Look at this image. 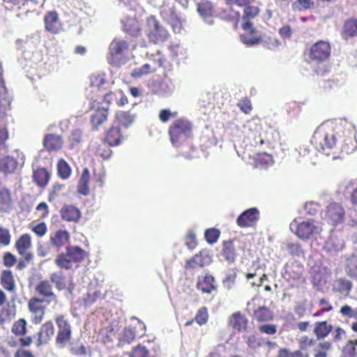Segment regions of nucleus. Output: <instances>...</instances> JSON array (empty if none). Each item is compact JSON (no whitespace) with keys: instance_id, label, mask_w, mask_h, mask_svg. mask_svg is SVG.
Returning a JSON list of instances; mask_svg holds the SVG:
<instances>
[{"instance_id":"nucleus-50","label":"nucleus","mask_w":357,"mask_h":357,"mask_svg":"<svg viewBox=\"0 0 357 357\" xmlns=\"http://www.w3.org/2000/svg\"><path fill=\"white\" fill-rule=\"evenodd\" d=\"M90 88L91 92H98L105 83L104 74H94L90 76Z\"/></svg>"},{"instance_id":"nucleus-12","label":"nucleus","mask_w":357,"mask_h":357,"mask_svg":"<svg viewBox=\"0 0 357 357\" xmlns=\"http://www.w3.org/2000/svg\"><path fill=\"white\" fill-rule=\"evenodd\" d=\"M27 331V322L25 319L20 318L13 324L11 333L19 337V344L22 347H28L33 342L31 336H26Z\"/></svg>"},{"instance_id":"nucleus-19","label":"nucleus","mask_w":357,"mask_h":357,"mask_svg":"<svg viewBox=\"0 0 357 357\" xmlns=\"http://www.w3.org/2000/svg\"><path fill=\"white\" fill-rule=\"evenodd\" d=\"M196 287L202 294H211L218 289L215 278L208 273L197 278Z\"/></svg>"},{"instance_id":"nucleus-24","label":"nucleus","mask_w":357,"mask_h":357,"mask_svg":"<svg viewBox=\"0 0 357 357\" xmlns=\"http://www.w3.org/2000/svg\"><path fill=\"white\" fill-rule=\"evenodd\" d=\"M60 215L63 220L66 222H77L81 218L80 210L70 204H65L60 210Z\"/></svg>"},{"instance_id":"nucleus-31","label":"nucleus","mask_w":357,"mask_h":357,"mask_svg":"<svg viewBox=\"0 0 357 357\" xmlns=\"http://www.w3.org/2000/svg\"><path fill=\"white\" fill-rule=\"evenodd\" d=\"M162 65V61L160 59L158 60H155L150 63H146L142 66L141 68L135 69L131 75L133 77H139L143 75H147L150 73L155 72L158 68L160 67Z\"/></svg>"},{"instance_id":"nucleus-10","label":"nucleus","mask_w":357,"mask_h":357,"mask_svg":"<svg viewBox=\"0 0 357 357\" xmlns=\"http://www.w3.org/2000/svg\"><path fill=\"white\" fill-rule=\"evenodd\" d=\"M45 299L33 296L27 303L28 310L31 314V321L35 325L40 324L45 316L46 306L44 305Z\"/></svg>"},{"instance_id":"nucleus-47","label":"nucleus","mask_w":357,"mask_h":357,"mask_svg":"<svg viewBox=\"0 0 357 357\" xmlns=\"http://www.w3.org/2000/svg\"><path fill=\"white\" fill-rule=\"evenodd\" d=\"M10 100L7 94V89L1 76L0 75V109H10Z\"/></svg>"},{"instance_id":"nucleus-21","label":"nucleus","mask_w":357,"mask_h":357,"mask_svg":"<svg viewBox=\"0 0 357 357\" xmlns=\"http://www.w3.org/2000/svg\"><path fill=\"white\" fill-rule=\"evenodd\" d=\"M152 90L155 93L160 96L167 97L174 93L175 86L173 81L169 77L165 76L161 81L153 84Z\"/></svg>"},{"instance_id":"nucleus-7","label":"nucleus","mask_w":357,"mask_h":357,"mask_svg":"<svg viewBox=\"0 0 357 357\" xmlns=\"http://www.w3.org/2000/svg\"><path fill=\"white\" fill-rule=\"evenodd\" d=\"M316 338L308 335H303L298 340V349L291 351L287 348L280 349L277 354V357H310V354L305 351L310 347L316 344Z\"/></svg>"},{"instance_id":"nucleus-29","label":"nucleus","mask_w":357,"mask_h":357,"mask_svg":"<svg viewBox=\"0 0 357 357\" xmlns=\"http://www.w3.org/2000/svg\"><path fill=\"white\" fill-rule=\"evenodd\" d=\"M344 137L343 144L341 147V151L347 155L351 154L357 150V140L348 130L344 129V134H341V137Z\"/></svg>"},{"instance_id":"nucleus-11","label":"nucleus","mask_w":357,"mask_h":357,"mask_svg":"<svg viewBox=\"0 0 357 357\" xmlns=\"http://www.w3.org/2000/svg\"><path fill=\"white\" fill-rule=\"evenodd\" d=\"M128 50L127 42L122 39L115 38L109 45L111 57L109 62L115 66H119L124 62L123 57Z\"/></svg>"},{"instance_id":"nucleus-42","label":"nucleus","mask_w":357,"mask_h":357,"mask_svg":"<svg viewBox=\"0 0 357 357\" xmlns=\"http://www.w3.org/2000/svg\"><path fill=\"white\" fill-rule=\"evenodd\" d=\"M222 250L221 252L222 256L229 263H233L236 257V249L232 241H223Z\"/></svg>"},{"instance_id":"nucleus-48","label":"nucleus","mask_w":357,"mask_h":357,"mask_svg":"<svg viewBox=\"0 0 357 357\" xmlns=\"http://www.w3.org/2000/svg\"><path fill=\"white\" fill-rule=\"evenodd\" d=\"M357 356V339L349 340L343 346L341 357H356Z\"/></svg>"},{"instance_id":"nucleus-39","label":"nucleus","mask_w":357,"mask_h":357,"mask_svg":"<svg viewBox=\"0 0 357 357\" xmlns=\"http://www.w3.org/2000/svg\"><path fill=\"white\" fill-rule=\"evenodd\" d=\"M50 282L53 283L59 291L66 288V277L61 270L52 273L50 275Z\"/></svg>"},{"instance_id":"nucleus-63","label":"nucleus","mask_w":357,"mask_h":357,"mask_svg":"<svg viewBox=\"0 0 357 357\" xmlns=\"http://www.w3.org/2000/svg\"><path fill=\"white\" fill-rule=\"evenodd\" d=\"M82 139V132L80 130H73L69 137V142L71 147L78 145Z\"/></svg>"},{"instance_id":"nucleus-18","label":"nucleus","mask_w":357,"mask_h":357,"mask_svg":"<svg viewBox=\"0 0 357 357\" xmlns=\"http://www.w3.org/2000/svg\"><path fill=\"white\" fill-rule=\"evenodd\" d=\"M36 292L40 296L42 299H45L47 304L52 302H56L57 296L53 291L52 286L47 280L40 281L35 287Z\"/></svg>"},{"instance_id":"nucleus-15","label":"nucleus","mask_w":357,"mask_h":357,"mask_svg":"<svg viewBox=\"0 0 357 357\" xmlns=\"http://www.w3.org/2000/svg\"><path fill=\"white\" fill-rule=\"evenodd\" d=\"M259 219V211L257 208H250L239 215L236 224L241 228L251 227L256 225Z\"/></svg>"},{"instance_id":"nucleus-57","label":"nucleus","mask_w":357,"mask_h":357,"mask_svg":"<svg viewBox=\"0 0 357 357\" xmlns=\"http://www.w3.org/2000/svg\"><path fill=\"white\" fill-rule=\"evenodd\" d=\"M318 305L320 307V309L318 310L313 314L314 317H319V316L322 315L324 313L328 312L333 309V305L326 298L319 299L318 301Z\"/></svg>"},{"instance_id":"nucleus-53","label":"nucleus","mask_w":357,"mask_h":357,"mask_svg":"<svg viewBox=\"0 0 357 357\" xmlns=\"http://www.w3.org/2000/svg\"><path fill=\"white\" fill-rule=\"evenodd\" d=\"M171 52L178 60H184L187 58L186 48L180 44H174L170 47Z\"/></svg>"},{"instance_id":"nucleus-60","label":"nucleus","mask_w":357,"mask_h":357,"mask_svg":"<svg viewBox=\"0 0 357 357\" xmlns=\"http://www.w3.org/2000/svg\"><path fill=\"white\" fill-rule=\"evenodd\" d=\"M259 13V8L256 6H248L244 9L243 20L244 22H249L252 18L255 17Z\"/></svg>"},{"instance_id":"nucleus-2","label":"nucleus","mask_w":357,"mask_h":357,"mask_svg":"<svg viewBox=\"0 0 357 357\" xmlns=\"http://www.w3.org/2000/svg\"><path fill=\"white\" fill-rule=\"evenodd\" d=\"M333 326L327 321H317L313 324L312 333L318 341L317 349H314L313 357H328V352L332 349V342L324 340L333 332Z\"/></svg>"},{"instance_id":"nucleus-30","label":"nucleus","mask_w":357,"mask_h":357,"mask_svg":"<svg viewBox=\"0 0 357 357\" xmlns=\"http://www.w3.org/2000/svg\"><path fill=\"white\" fill-rule=\"evenodd\" d=\"M123 139V135L121 130L112 124L106 132L105 141L107 142L109 145L115 146L119 145Z\"/></svg>"},{"instance_id":"nucleus-58","label":"nucleus","mask_w":357,"mask_h":357,"mask_svg":"<svg viewBox=\"0 0 357 357\" xmlns=\"http://www.w3.org/2000/svg\"><path fill=\"white\" fill-rule=\"evenodd\" d=\"M332 333V341L334 343L342 342L347 338L346 331L340 326H337L333 329Z\"/></svg>"},{"instance_id":"nucleus-17","label":"nucleus","mask_w":357,"mask_h":357,"mask_svg":"<svg viewBox=\"0 0 357 357\" xmlns=\"http://www.w3.org/2000/svg\"><path fill=\"white\" fill-rule=\"evenodd\" d=\"M242 26L243 33L241 35V40L243 44L250 47L258 45L261 42V36L250 22H244Z\"/></svg>"},{"instance_id":"nucleus-64","label":"nucleus","mask_w":357,"mask_h":357,"mask_svg":"<svg viewBox=\"0 0 357 357\" xmlns=\"http://www.w3.org/2000/svg\"><path fill=\"white\" fill-rule=\"evenodd\" d=\"M31 229L33 232L36 234V235L38 237L40 238L44 236L47 231V225L44 222L38 223L36 225L32 226Z\"/></svg>"},{"instance_id":"nucleus-38","label":"nucleus","mask_w":357,"mask_h":357,"mask_svg":"<svg viewBox=\"0 0 357 357\" xmlns=\"http://www.w3.org/2000/svg\"><path fill=\"white\" fill-rule=\"evenodd\" d=\"M110 146L105 141L96 143L93 147L94 155L100 157L103 160L109 159L112 153Z\"/></svg>"},{"instance_id":"nucleus-56","label":"nucleus","mask_w":357,"mask_h":357,"mask_svg":"<svg viewBox=\"0 0 357 357\" xmlns=\"http://www.w3.org/2000/svg\"><path fill=\"white\" fill-rule=\"evenodd\" d=\"M208 319V312L206 307L203 306L200 307L195 317V321L199 326L204 325L207 323Z\"/></svg>"},{"instance_id":"nucleus-54","label":"nucleus","mask_w":357,"mask_h":357,"mask_svg":"<svg viewBox=\"0 0 357 357\" xmlns=\"http://www.w3.org/2000/svg\"><path fill=\"white\" fill-rule=\"evenodd\" d=\"M344 34L348 36H357V20L351 19L345 22Z\"/></svg>"},{"instance_id":"nucleus-52","label":"nucleus","mask_w":357,"mask_h":357,"mask_svg":"<svg viewBox=\"0 0 357 357\" xmlns=\"http://www.w3.org/2000/svg\"><path fill=\"white\" fill-rule=\"evenodd\" d=\"M351 288V282L344 278H339L335 280L333 289L340 293H348Z\"/></svg>"},{"instance_id":"nucleus-46","label":"nucleus","mask_w":357,"mask_h":357,"mask_svg":"<svg viewBox=\"0 0 357 357\" xmlns=\"http://www.w3.org/2000/svg\"><path fill=\"white\" fill-rule=\"evenodd\" d=\"M16 310L14 307H11L8 305L6 307H3L0 310V325L3 326L4 324L9 323L15 317Z\"/></svg>"},{"instance_id":"nucleus-32","label":"nucleus","mask_w":357,"mask_h":357,"mask_svg":"<svg viewBox=\"0 0 357 357\" xmlns=\"http://www.w3.org/2000/svg\"><path fill=\"white\" fill-rule=\"evenodd\" d=\"M263 139L261 142L264 143L267 146H273L280 140V133L273 127L266 126L262 127Z\"/></svg>"},{"instance_id":"nucleus-6","label":"nucleus","mask_w":357,"mask_h":357,"mask_svg":"<svg viewBox=\"0 0 357 357\" xmlns=\"http://www.w3.org/2000/svg\"><path fill=\"white\" fill-rule=\"evenodd\" d=\"M54 320L57 326L55 343L57 347L63 349L72 339V327L69 320L63 314L57 315Z\"/></svg>"},{"instance_id":"nucleus-20","label":"nucleus","mask_w":357,"mask_h":357,"mask_svg":"<svg viewBox=\"0 0 357 357\" xmlns=\"http://www.w3.org/2000/svg\"><path fill=\"white\" fill-rule=\"evenodd\" d=\"M344 215V209L340 204L332 203L327 207L326 217L334 226L343 221Z\"/></svg>"},{"instance_id":"nucleus-25","label":"nucleus","mask_w":357,"mask_h":357,"mask_svg":"<svg viewBox=\"0 0 357 357\" xmlns=\"http://www.w3.org/2000/svg\"><path fill=\"white\" fill-rule=\"evenodd\" d=\"M70 233L63 229H58L53 232L50 237V243L52 247L59 249L70 242Z\"/></svg>"},{"instance_id":"nucleus-3","label":"nucleus","mask_w":357,"mask_h":357,"mask_svg":"<svg viewBox=\"0 0 357 357\" xmlns=\"http://www.w3.org/2000/svg\"><path fill=\"white\" fill-rule=\"evenodd\" d=\"M89 255L86 250L77 245H68L65 252L57 255L54 259L55 264L60 269L70 270L73 264H79L84 261Z\"/></svg>"},{"instance_id":"nucleus-37","label":"nucleus","mask_w":357,"mask_h":357,"mask_svg":"<svg viewBox=\"0 0 357 357\" xmlns=\"http://www.w3.org/2000/svg\"><path fill=\"white\" fill-rule=\"evenodd\" d=\"M134 117L130 113H116L113 125L119 130L127 129L133 122Z\"/></svg>"},{"instance_id":"nucleus-35","label":"nucleus","mask_w":357,"mask_h":357,"mask_svg":"<svg viewBox=\"0 0 357 357\" xmlns=\"http://www.w3.org/2000/svg\"><path fill=\"white\" fill-rule=\"evenodd\" d=\"M121 22L123 31L126 33L132 36H136L139 33L140 24L135 17H125L122 19Z\"/></svg>"},{"instance_id":"nucleus-16","label":"nucleus","mask_w":357,"mask_h":357,"mask_svg":"<svg viewBox=\"0 0 357 357\" xmlns=\"http://www.w3.org/2000/svg\"><path fill=\"white\" fill-rule=\"evenodd\" d=\"M331 54V46L326 41H319L314 44L310 50V57L315 61L326 60Z\"/></svg>"},{"instance_id":"nucleus-62","label":"nucleus","mask_w":357,"mask_h":357,"mask_svg":"<svg viewBox=\"0 0 357 357\" xmlns=\"http://www.w3.org/2000/svg\"><path fill=\"white\" fill-rule=\"evenodd\" d=\"M136 337V333L134 328L130 326L126 327L123 329L121 340L123 342L130 343L133 341Z\"/></svg>"},{"instance_id":"nucleus-49","label":"nucleus","mask_w":357,"mask_h":357,"mask_svg":"<svg viewBox=\"0 0 357 357\" xmlns=\"http://www.w3.org/2000/svg\"><path fill=\"white\" fill-rule=\"evenodd\" d=\"M205 265L203 255L201 252L195 255L192 257L188 259L185 264V270L195 269L198 267H203Z\"/></svg>"},{"instance_id":"nucleus-44","label":"nucleus","mask_w":357,"mask_h":357,"mask_svg":"<svg viewBox=\"0 0 357 357\" xmlns=\"http://www.w3.org/2000/svg\"><path fill=\"white\" fill-rule=\"evenodd\" d=\"M197 11L207 24L210 25L213 24V21L211 19L213 9L210 3L205 2L199 4Z\"/></svg>"},{"instance_id":"nucleus-8","label":"nucleus","mask_w":357,"mask_h":357,"mask_svg":"<svg viewBox=\"0 0 357 357\" xmlns=\"http://www.w3.org/2000/svg\"><path fill=\"white\" fill-rule=\"evenodd\" d=\"M146 35L153 43H161L166 40L169 37V33L166 29L160 24L159 22L153 15L147 17Z\"/></svg>"},{"instance_id":"nucleus-13","label":"nucleus","mask_w":357,"mask_h":357,"mask_svg":"<svg viewBox=\"0 0 357 357\" xmlns=\"http://www.w3.org/2000/svg\"><path fill=\"white\" fill-rule=\"evenodd\" d=\"M291 229L294 227V233L302 240L310 238L314 234L318 232V227L312 221H303L298 223L294 220L290 225Z\"/></svg>"},{"instance_id":"nucleus-26","label":"nucleus","mask_w":357,"mask_h":357,"mask_svg":"<svg viewBox=\"0 0 357 357\" xmlns=\"http://www.w3.org/2000/svg\"><path fill=\"white\" fill-rule=\"evenodd\" d=\"M228 324L229 326L232 329L241 332L247 329L248 319L245 315L241 312H236L229 317Z\"/></svg>"},{"instance_id":"nucleus-55","label":"nucleus","mask_w":357,"mask_h":357,"mask_svg":"<svg viewBox=\"0 0 357 357\" xmlns=\"http://www.w3.org/2000/svg\"><path fill=\"white\" fill-rule=\"evenodd\" d=\"M220 235V231L216 228L207 229L204 233V237L208 244H213L217 242Z\"/></svg>"},{"instance_id":"nucleus-33","label":"nucleus","mask_w":357,"mask_h":357,"mask_svg":"<svg viewBox=\"0 0 357 357\" xmlns=\"http://www.w3.org/2000/svg\"><path fill=\"white\" fill-rule=\"evenodd\" d=\"M1 287L9 292L15 291V281L13 273L10 270H3L0 275Z\"/></svg>"},{"instance_id":"nucleus-14","label":"nucleus","mask_w":357,"mask_h":357,"mask_svg":"<svg viewBox=\"0 0 357 357\" xmlns=\"http://www.w3.org/2000/svg\"><path fill=\"white\" fill-rule=\"evenodd\" d=\"M161 16L172 26L174 33H181L185 21L176 14L173 8L164 7L161 10Z\"/></svg>"},{"instance_id":"nucleus-41","label":"nucleus","mask_w":357,"mask_h":357,"mask_svg":"<svg viewBox=\"0 0 357 357\" xmlns=\"http://www.w3.org/2000/svg\"><path fill=\"white\" fill-rule=\"evenodd\" d=\"M301 277L300 268L291 264L286 265L283 273V278L289 282L298 281Z\"/></svg>"},{"instance_id":"nucleus-1","label":"nucleus","mask_w":357,"mask_h":357,"mask_svg":"<svg viewBox=\"0 0 357 357\" xmlns=\"http://www.w3.org/2000/svg\"><path fill=\"white\" fill-rule=\"evenodd\" d=\"M344 134V128L338 123H322L319 126L311 138L312 145L323 154L336 158L337 137Z\"/></svg>"},{"instance_id":"nucleus-43","label":"nucleus","mask_w":357,"mask_h":357,"mask_svg":"<svg viewBox=\"0 0 357 357\" xmlns=\"http://www.w3.org/2000/svg\"><path fill=\"white\" fill-rule=\"evenodd\" d=\"M90 173L87 168H85L79 180L77 192L83 195H87L89 192Z\"/></svg>"},{"instance_id":"nucleus-51","label":"nucleus","mask_w":357,"mask_h":357,"mask_svg":"<svg viewBox=\"0 0 357 357\" xmlns=\"http://www.w3.org/2000/svg\"><path fill=\"white\" fill-rule=\"evenodd\" d=\"M57 172L62 179H67L71 174V168L64 159H60L57 163Z\"/></svg>"},{"instance_id":"nucleus-61","label":"nucleus","mask_w":357,"mask_h":357,"mask_svg":"<svg viewBox=\"0 0 357 357\" xmlns=\"http://www.w3.org/2000/svg\"><path fill=\"white\" fill-rule=\"evenodd\" d=\"M149 350L141 344L134 347L129 354L130 357H149Z\"/></svg>"},{"instance_id":"nucleus-28","label":"nucleus","mask_w":357,"mask_h":357,"mask_svg":"<svg viewBox=\"0 0 357 357\" xmlns=\"http://www.w3.org/2000/svg\"><path fill=\"white\" fill-rule=\"evenodd\" d=\"M44 22L45 29L52 33H57L62 29L58 14L54 11L48 12L45 15Z\"/></svg>"},{"instance_id":"nucleus-45","label":"nucleus","mask_w":357,"mask_h":357,"mask_svg":"<svg viewBox=\"0 0 357 357\" xmlns=\"http://www.w3.org/2000/svg\"><path fill=\"white\" fill-rule=\"evenodd\" d=\"M9 138L6 113H0V146L5 144Z\"/></svg>"},{"instance_id":"nucleus-5","label":"nucleus","mask_w":357,"mask_h":357,"mask_svg":"<svg viewBox=\"0 0 357 357\" xmlns=\"http://www.w3.org/2000/svg\"><path fill=\"white\" fill-rule=\"evenodd\" d=\"M25 155L18 149L0 158V172L10 175L20 172L24 165Z\"/></svg>"},{"instance_id":"nucleus-22","label":"nucleus","mask_w":357,"mask_h":357,"mask_svg":"<svg viewBox=\"0 0 357 357\" xmlns=\"http://www.w3.org/2000/svg\"><path fill=\"white\" fill-rule=\"evenodd\" d=\"M54 334V326L52 321H45L40 326L37 334V346L47 344Z\"/></svg>"},{"instance_id":"nucleus-36","label":"nucleus","mask_w":357,"mask_h":357,"mask_svg":"<svg viewBox=\"0 0 357 357\" xmlns=\"http://www.w3.org/2000/svg\"><path fill=\"white\" fill-rule=\"evenodd\" d=\"M273 317V312L266 306L258 307L253 312V319L259 323L271 321Z\"/></svg>"},{"instance_id":"nucleus-59","label":"nucleus","mask_w":357,"mask_h":357,"mask_svg":"<svg viewBox=\"0 0 357 357\" xmlns=\"http://www.w3.org/2000/svg\"><path fill=\"white\" fill-rule=\"evenodd\" d=\"M107 119L106 113H94L92 114L91 121L93 126L97 129Z\"/></svg>"},{"instance_id":"nucleus-40","label":"nucleus","mask_w":357,"mask_h":357,"mask_svg":"<svg viewBox=\"0 0 357 357\" xmlns=\"http://www.w3.org/2000/svg\"><path fill=\"white\" fill-rule=\"evenodd\" d=\"M33 179L39 187H45L50 180V174L45 168H38L33 173Z\"/></svg>"},{"instance_id":"nucleus-4","label":"nucleus","mask_w":357,"mask_h":357,"mask_svg":"<svg viewBox=\"0 0 357 357\" xmlns=\"http://www.w3.org/2000/svg\"><path fill=\"white\" fill-rule=\"evenodd\" d=\"M192 130L193 123L188 119L179 118L174 120L168 130L170 142L172 145L178 146L183 138L190 137Z\"/></svg>"},{"instance_id":"nucleus-9","label":"nucleus","mask_w":357,"mask_h":357,"mask_svg":"<svg viewBox=\"0 0 357 357\" xmlns=\"http://www.w3.org/2000/svg\"><path fill=\"white\" fill-rule=\"evenodd\" d=\"M259 122L260 121L258 119H253L248 122V128L245 132L244 140L247 146H257L264 145V143L261 142L263 139V130Z\"/></svg>"},{"instance_id":"nucleus-27","label":"nucleus","mask_w":357,"mask_h":357,"mask_svg":"<svg viewBox=\"0 0 357 357\" xmlns=\"http://www.w3.org/2000/svg\"><path fill=\"white\" fill-rule=\"evenodd\" d=\"M63 139L61 135L47 134L44 137L43 144L49 152L58 151L63 146Z\"/></svg>"},{"instance_id":"nucleus-34","label":"nucleus","mask_w":357,"mask_h":357,"mask_svg":"<svg viewBox=\"0 0 357 357\" xmlns=\"http://www.w3.org/2000/svg\"><path fill=\"white\" fill-rule=\"evenodd\" d=\"M13 205L10 190L4 186L0 187V212H8Z\"/></svg>"},{"instance_id":"nucleus-23","label":"nucleus","mask_w":357,"mask_h":357,"mask_svg":"<svg viewBox=\"0 0 357 357\" xmlns=\"http://www.w3.org/2000/svg\"><path fill=\"white\" fill-rule=\"evenodd\" d=\"M31 246V236L29 234L22 235L15 243V248L17 252L28 262H29L33 258V255L28 252V250Z\"/></svg>"}]
</instances>
